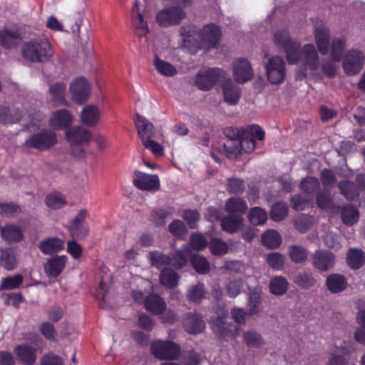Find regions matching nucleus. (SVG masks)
Here are the masks:
<instances>
[{
  "label": "nucleus",
  "instance_id": "obj_1",
  "mask_svg": "<svg viewBox=\"0 0 365 365\" xmlns=\"http://www.w3.org/2000/svg\"><path fill=\"white\" fill-rule=\"evenodd\" d=\"M134 123L144 148L150 150L155 156H162L163 147L153 140L156 135L153 124L138 113L135 114Z\"/></svg>",
  "mask_w": 365,
  "mask_h": 365
},
{
  "label": "nucleus",
  "instance_id": "obj_2",
  "mask_svg": "<svg viewBox=\"0 0 365 365\" xmlns=\"http://www.w3.org/2000/svg\"><path fill=\"white\" fill-rule=\"evenodd\" d=\"M21 53L27 61L44 63L51 58L53 51L48 41L37 39L24 43L21 47Z\"/></svg>",
  "mask_w": 365,
  "mask_h": 365
},
{
  "label": "nucleus",
  "instance_id": "obj_3",
  "mask_svg": "<svg viewBox=\"0 0 365 365\" xmlns=\"http://www.w3.org/2000/svg\"><path fill=\"white\" fill-rule=\"evenodd\" d=\"M302 54L304 68H301L296 73V78L298 80L304 79L307 75V71H310L314 80H322V76L318 72L320 62L317 51L313 44H305L300 51V55Z\"/></svg>",
  "mask_w": 365,
  "mask_h": 365
},
{
  "label": "nucleus",
  "instance_id": "obj_4",
  "mask_svg": "<svg viewBox=\"0 0 365 365\" xmlns=\"http://www.w3.org/2000/svg\"><path fill=\"white\" fill-rule=\"evenodd\" d=\"M150 352L160 360H175L181 352L180 346L169 340H155L150 344Z\"/></svg>",
  "mask_w": 365,
  "mask_h": 365
},
{
  "label": "nucleus",
  "instance_id": "obj_5",
  "mask_svg": "<svg viewBox=\"0 0 365 365\" xmlns=\"http://www.w3.org/2000/svg\"><path fill=\"white\" fill-rule=\"evenodd\" d=\"M274 41L278 47L284 49L289 63H296L299 61L300 58V44L298 41L291 39L289 33L286 30L276 32Z\"/></svg>",
  "mask_w": 365,
  "mask_h": 365
},
{
  "label": "nucleus",
  "instance_id": "obj_6",
  "mask_svg": "<svg viewBox=\"0 0 365 365\" xmlns=\"http://www.w3.org/2000/svg\"><path fill=\"white\" fill-rule=\"evenodd\" d=\"M57 143L56 133L51 130L39 131L27 138L24 145L38 150H46L53 146Z\"/></svg>",
  "mask_w": 365,
  "mask_h": 365
},
{
  "label": "nucleus",
  "instance_id": "obj_7",
  "mask_svg": "<svg viewBox=\"0 0 365 365\" xmlns=\"http://www.w3.org/2000/svg\"><path fill=\"white\" fill-rule=\"evenodd\" d=\"M266 73L271 83H282L286 75L285 63L283 58L279 56L270 58L266 64Z\"/></svg>",
  "mask_w": 365,
  "mask_h": 365
},
{
  "label": "nucleus",
  "instance_id": "obj_8",
  "mask_svg": "<svg viewBox=\"0 0 365 365\" xmlns=\"http://www.w3.org/2000/svg\"><path fill=\"white\" fill-rule=\"evenodd\" d=\"M221 76V70L218 68H206L197 72L195 84L202 91L212 88L219 81Z\"/></svg>",
  "mask_w": 365,
  "mask_h": 365
},
{
  "label": "nucleus",
  "instance_id": "obj_9",
  "mask_svg": "<svg viewBox=\"0 0 365 365\" xmlns=\"http://www.w3.org/2000/svg\"><path fill=\"white\" fill-rule=\"evenodd\" d=\"M313 267L320 272L331 269L336 262L335 255L326 250H316L311 256Z\"/></svg>",
  "mask_w": 365,
  "mask_h": 365
},
{
  "label": "nucleus",
  "instance_id": "obj_10",
  "mask_svg": "<svg viewBox=\"0 0 365 365\" xmlns=\"http://www.w3.org/2000/svg\"><path fill=\"white\" fill-rule=\"evenodd\" d=\"M69 91L72 100L78 104H82L88 99L90 86L86 78L78 77L71 81Z\"/></svg>",
  "mask_w": 365,
  "mask_h": 365
},
{
  "label": "nucleus",
  "instance_id": "obj_11",
  "mask_svg": "<svg viewBox=\"0 0 365 365\" xmlns=\"http://www.w3.org/2000/svg\"><path fill=\"white\" fill-rule=\"evenodd\" d=\"M185 16V13L181 7L170 6L160 11L156 20L160 26H169L179 24Z\"/></svg>",
  "mask_w": 365,
  "mask_h": 365
},
{
  "label": "nucleus",
  "instance_id": "obj_12",
  "mask_svg": "<svg viewBox=\"0 0 365 365\" xmlns=\"http://www.w3.org/2000/svg\"><path fill=\"white\" fill-rule=\"evenodd\" d=\"M364 56L361 51L356 49L350 50L343 62L345 73L349 76L358 73L362 68Z\"/></svg>",
  "mask_w": 365,
  "mask_h": 365
},
{
  "label": "nucleus",
  "instance_id": "obj_13",
  "mask_svg": "<svg viewBox=\"0 0 365 365\" xmlns=\"http://www.w3.org/2000/svg\"><path fill=\"white\" fill-rule=\"evenodd\" d=\"M67 262L66 255H59L48 258L44 263L43 269L49 278H56L64 269Z\"/></svg>",
  "mask_w": 365,
  "mask_h": 365
},
{
  "label": "nucleus",
  "instance_id": "obj_14",
  "mask_svg": "<svg viewBox=\"0 0 365 365\" xmlns=\"http://www.w3.org/2000/svg\"><path fill=\"white\" fill-rule=\"evenodd\" d=\"M91 138V132L82 126H72L66 131V139L71 145L86 144Z\"/></svg>",
  "mask_w": 365,
  "mask_h": 365
},
{
  "label": "nucleus",
  "instance_id": "obj_15",
  "mask_svg": "<svg viewBox=\"0 0 365 365\" xmlns=\"http://www.w3.org/2000/svg\"><path fill=\"white\" fill-rule=\"evenodd\" d=\"M140 6H143L139 0H136L135 6L132 9V24L135 34L142 38L147 35L149 31L147 22L144 20L143 14L140 12Z\"/></svg>",
  "mask_w": 365,
  "mask_h": 365
},
{
  "label": "nucleus",
  "instance_id": "obj_16",
  "mask_svg": "<svg viewBox=\"0 0 365 365\" xmlns=\"http://www.w3.org/2000/svg\"><path fill=\"white\" fill-rule=\"evenodd\" d=\"M24 115V110L16 106L0 105V123L1 124L19 123Z\"/></svg>",
  "mask_w": 365,
  "mask_h": 365
},
{
  "label": "nucleus",
  "instance_id": "obj_17",
  "mask_svg": "<svg viewBox=\"0 0 365 365\" xmlns=\"http://www.w3.org/2000/svg\"><path fill=\"white\" fill-rule=\"evenodd\" d=\"M136 178L133 180L135 185L143 190L156 191L160 187L159 178L157 175H148L135 171Z\"/></svg>",
  "mask_w": 365,
  "mask_h": 365
},
{
  "label": "nucleus",
  "instance_id": "obj_18",
  "mask_svg": "<svg viewBox=\"0 0 365 365\" xmlns=\"http://www.w3.org/2000/svg\"><path fill=\"white\" fill-rule=\"evenodd\" d=\"M220 31L215 25H207L200 33V46L207 48L215 47L220 40Z\"/></svg>",
  "mask_w": 365,
  "mask_h": 365
},
{
  "label": "nucleus",
  "instance_id": "obj_19",
  "mask_svg": "<svg viewBox=\"0 0 365 365\" xmlns=\"http://www.w3.org/2000/svg\"><path fill=\"white\" fill-rule=\"evenodd\" d=\"M234 78L237 83H244L253 78L251 65L246 59H238L233 63Z\"/></svg>",
  "mask_w": 365,
  "mask_h": 365
},
{
  "label": "nucleus",
  "instance_id": "obj_20",
  "mask_svg": "<svg viewBox=\"0 0 365 365\" xmlns=\"http://www.w3.org/2000/svg\"><path fill=\"white\" fill-rule=\"evenodd\" d=\"M182 324L185 331L192 334L202 332L205 327L202 317L196 313L185 314L182 319Z\"/></svg>",
  "mask_w": 365,
  "mask_h": 365
},
{
  "label": "nucleus",
  "instance_id": "obj_21",
  "mask_svg": "<svg viewBox=\"0 0 365 365\" xmlns=\"http://www.w3.org/2000/svg\"><path fill=\"white\" fill-rule=\"evenodd\" d=\"M227 310H222V316L217 317H212L211 325L212 329L215 333L218 334L220 337L227 338L232 335V326L231 324H228L225 322L224 317L227 316Z\"/></svg>",
  "mask_w": 365,
  "mask_h": 365
},
{
  "label": "nucleus",
  "instance_id": "obj_22",
  "mask_svg": "<svg viewBox=\"0 0 365 365\" xmlns=\"http://www.w3.org/2000/svg\"><path fill=\"white\" fill-rule=\"evenodd\" d=\"M224 101L230 106L238 103L241 91L232 80H226L222 85Z\"/></svg>",
  "mask_w": 365,
  "mask_h": 365
},
{
  "label": "nucleus",
  "instance_id": "obj_23",
  "mask_svg": "<svg viewBox=\"0 0 365 365\" xmlns=\"http://www.w3.org/2000/svg\"><path fill=\"white\" fill-rule=\"evenodd\" d=\"M336 351L329 359L327 365H345L348 361L347 356L351 351L350 343L344 341L341 344L337 345L336 342Z\"/></svg>",
  "mask_w": 365,
  "mask_h": 365
},
{
  "label": "nucleus",
  "instance_id": "obj_24",
  "mask_svg": "<svg viewBox=\"0 0 365 365\" xmlns=\"http://www.w3.org/2000/svg\"><path fill=\"white\" fill-rule=\"evenodd\" d=\"M315 42L319 53L327 55L329 48L330 34L324 26H320L314 31Z\"/></svg>",
  "mask_w": 365,
  "mask_h": 365
},
{
  "label": "nucleus",
  "instance_id": "obj_25",
  "mask_svg": "<svg viewBox=\"0 0 365 365\" xmlns=\"http://www.w3.org/2000/svg\"><path fill=\"white\" fill-rule=\"evenodd\" d=\"M326 286L331 293L337 294L345 290L347 288L348 283L344 276L333 273L327 277Z\"/></svg>",
  "mask_w": 365,
  "mask_h": 365
},
{
  "label": "nucleus",
  "instance_id": "obj_26",
  "mask_svg": "<svg viewBox=\"0 0 365 365\" xmlns=\"http://www.w3.org/2000/svg\"><path fill=\"white\" fill-rule=\"evenodd\" d=\"M14 352L17 359L24 365H32L36 360V349L31 346L19 345Z\"/></svg>",
  "mask_w": 365,
  "mask_h": 365
},
{
  "label": "nucleus",
  "instance_id": "obj_27",
  "mask_svg": "<svg viewBox=\"0 0 365 365\" xmlns=\"http://www.w3.org/2000/svg\"><path fill=\"white\" fill-rule=\"evenodd\" d=\"M100 110L95 105L86 106L80 115V118L83 124L87 126H94L97 124L100 118Z\"/></svg>",
  "mask_w": 365,
  "mask_h": 365
},
{
  "label": "nucleus",
  "instance_id": "obj_28",
  "mask_svg": "<svg viewBox=\"0 0 365 365\" xmlns=\"http://www.w3.org/2000/svg\"><path fill=\"white\" fill-rule=\"evenodd\" d=\"M66 89V86L62 82L51 86L48 91L49 99L54 106H61L66 104L65 98Z\"/></svg>",
  "mask_w": 365,
  "mask_h": 365
},
{
  "label": "nucleus",
  "instance_id": "obj_29",
  "mask_svg": "<svg viewBox=\"0 0 365 365\" xmlns=\"http://www.w3.org/2000/svg\"><path fill=\"white\" fill-rule=\"evenodd\" d=\"M340 194L348 200H354L360 195V188L352 181L344 180L338 182Z\"/></svg>",
  "mask_w": 365,
  "mask_h": 365
},
{
  "label": "nucleus",
  "instance_id": "obj_30",
  "mask_svg": "<svg viewBox=\"0 0 365 365\" xmlns=\"http://www.w3.org/2000/svg\"><path fill=\"white\" fill-rule=\"evenodd\" d=\"M145 308L155 315L162 314L166 309V304L159 295L148 296L144 299Z\"/></svg>",
  "mask_w": 365,
  "mask_h": 365
},
{
  "label": "nucleus",
  "instance_id": "obj_31",
  "mask_svg": "<svg viewBox=\"0 0 365 365\" xmlns=\"http://www.w3.org/2000/svg\"><path fill=\"white\" fill-rule=\"evenodd\" d=\"M38 247L44 255H53L64 249V242L58 237H48L41 241Z\"/></svg>",
  "mask_w": 365,
  "mask_h": 365
},
{
  "label": "nucleus",
  "instance_id": "obj_32",
  "mask_svg": "<svg viewBox=\"0 0 365 365\" xmlns=\"http://www.w3.org/2000/svg\"><path fill=\"white\" fill-rule=\"evenodd\" d=\"M72 122V115L66 110H58L53 113L50 118V125L55 129H63Z\"/></svg>",
  "mask_w": 365,
  "mask_h": 365
},
{
  "label": "nucleus",
  "instance_id": "obj_33",
  "mask_svg": "<svg viewBox=\"0 0 365 365\" xmlns=\"http://www.w3.org/2000/svg\"><path fill=\"white\" fill-rule=\"evenodd\" d=\"M294 283L302 289L308 290L315 287L317 283V279L312 272H299L294 277Z\"/></svg>",
  "mask_w": 365,
  "mask_h": 365
},
{
  "label": "nucleus",
  "instance_id": "obj_34",
  "mask_svg": "<svg viewBox=\"0 0 365 365\" xmlns=\"http://www.w3.org/2000/svg\"><path fill=\"white\" fill-rule=\"evenodd\" d=\"M317 204L319 208L323 210H330L336 213L338 212L339 207L334 205L332 197L329 190L319 192L316 197Z\"/></svg>",
  "mask_w": 365,
  "mask_h": 365
},
{
  "label": "nucleus",
  "instance_id": "obj_35",
  "mask_svg": "<svg viewBox=\"0 0 365 365\" xmlns=\"http://www.w3.org/2000/svg\"><path fill=\"white\" fill-rule=\"evenodd\" d=\"M221 226L222 230L227 232H237L243 227V219L238 215L227 216L222 219Z\"/></svg>",
  "mask_w": 365,
  "mask_h": 365
},
{
  "label": "nucleus",
  "instance_id": "obj_36",
  "mask_svg": "<svg viewBox=\"0 0 365 365\" xmlns=\"http://www.w3.org/2000/svg\"><path fill=\"white\" fill-rule=\"evenodd\" d=\"M21 39V34L16 29H5L0 31V44L6 48L14 46Z\"/></svg>",
  "mask_w": 365,
  "mask_h": 365
},
{
  "label": "nucleus",
  "instance_id": "obj_37",
  "mask_svg": "<svg viewBox=\"0 0 365 365\" xmlns=\"http://www.w3.org/2000/svg\"><path fill=\"white\" fill-rule=\"evenodd\" d=\"M261 303L262 292L258 289H253L250 291L247 301L250 316L256 315L259 313Z\"/></svg>",
  "mask_w": 365,
  "mask_h": 365
},
{
  "label": "nucleus",
  "instance_id": "obj_38",
  "mask_svg": "<svg viewBox=\"0 0 365 365\" xmlns=\"http://www.w3.org/2000/svg\"><path fill=\"white\" fill-rule=\"evenodd\" d=\"M288 286L289 283L285 277L277 276L270 280L269 291L272 294L281 296L287 292Z\"/></svg>",
  "mask_w": 365,
  "mask_h": 365
},
{
  "label": "nucleus",
  "instance_id": "obj_39",
  "mask_svg": "<svg viewBox=\"0 0 365 365\" xmlns=\"http://www.w3.org/2000/svg\"><path fill=\"white\" fill-rule=\"evenodd\" d=\"M225 210L227 212L237 213L240 216L246 212L247 205L242 198L231 197L226 202Z\"/></svg>",
  "mask_w": 365,
  "mask_h": 365
},
{
  "label": "nucleus",
  "instance_id": "obj_40",
  "mask_svg": "<svg viewBox=\"0 0 365 365\" xmlns=\"http://www.w3.org/2000/svg\"><path fill=\"white\" fill-rule=\"evenodd\" d=\"M179 276L172 269L165 268L160 275V281L162 285L171 289L178 285Z\"/></svg>",
  "mask_w": 365,
  "mask_h": 365
},
{
  "label": "nucleus",
  "instance_id": "obj_41",
  "mask_svg": "<svg viewBox=\"0 0 365 365\" xmlns=\"http://www.w3.org/2000/svg\"><path fill=\"white\" fill-rule=\"evenodd\" d=\"M289 257L296 264H302L307 261L308 253L306 248L301 245H292L288 249Z\"/></svg>",
  "mask_w": 365,
  "mask_h": 365
},
{
  "label": "nucleus",
  "instance_id": "obj_42",
  "mask_svg": "<svg viewBox=\"0 0 365 365\" xmlns=\"http://www.w3.org/2000/svg\"><path fill=\"white\" fill-rule=\"evenodd\" d=\"M341 217L344 224L346 225H352L357 222L359 212L354 206L348 205L341 208Z\"/></svg>",
  "mask_w": 365,
  "mask_h": 365
},
{
  "label": "nucleus",
  "instance_id": "obj_43",
  "mask_svg": "<svg viewBox=\"0 0 365 365\" xmlns=\"http://www.w3.org/2000/svg\"><path fill=\"white\" fill-rule=\"evenodd\" d=\"M242 336L244 342L249 347L257 348L264 343L261 334L253 329L244 331Z\"/></svg>",
  "mask_w": 365,
  "mask_h": 365
},
{
  "label": "nucleus",
  "instance_id": "obj_44",
  "mask_svg": "<svg viewBox=\"0 0 365 365\" xmlns=\"http://www.w3.org/2000/svg\"><path fill=\"white\" fill-rule=\"evenodd\" d=\"M347 262L353 269L360 268L364 263V255L361 250L350 249L347 252Z\"/></svg>",
  "mask_w": 365,
  "mask_h": 365
},
{
  "label": "nucleus",
  "instance_id": "obj_45",
  "mask_svg": "<svg viewBox=\"0 0 365 365\" xmlns=\"http://www.w3.org/2000/svg\"><path fill=\"white\" fill-rule=\"evenodd\" d=\"M2 237L9 242H19L22 239V232L19 227L14 225H7L1 228Z\"/></svg>",
  "mask_w": 365,
  "mask_h": 365
},
{
  "label": "nucleus",
  "instance_id": "obj_46",
  "mask_svg": "<svg viewBox=\"0 0 365 365\" xmlns=\"http://www.w3.org/2000/svg\"><path fill=\"white\" fill-rule=\"evenodd\" d=\"M262 244L269 248H277L282 242V237L279 233L275 230L265 232L262 236Z\"/></svg>",
  "mask_w": 365,
  "mask_h": 365
},
{
  "label": "nucleus",
  "instance_id": "obj_47",
  "mask_svg": "<svg viewBox=\"0 0 365 365\" xmlns=\"http://www.w3.org/2000/svg\"><path fill=\"white\" fill-rule=\"evenodd\" d=\"M346 48L344 38H334L331 44V56L334 61L339 62L344 54Z\"/></svg>",
  "mask_w": 365,
  "mask_h": 365
},
{
  "label": "nucleus",
  "instance_id": "obj_48",
  "mask_svg": "<svg viewBox=\"0 0 365 365\" xmlns=\"http://www.w3.org/2000/svg\"><path fill=\"white\" fill-rule=\"evenodd\" d=\"M153 63L158 71L163 76L170 77L177 73L176 68L171 63L161 60L158 56L154 58Z\"/></svg>",
  "mask_w": 365,
  "mask_h": 365
},
{
  "label": "nucleus",
  "instance_id": "obj_49",
  "mask_svg": "<svg viewBox=\"0 0 365 365\" xmlns=\"http://www.w3.org/2000/svg\"><path fill=\"white\" fill-rule=\"evenodd\" d=\"M169 232L177 239L184 240L187 235V229L184 222L180 220H174L168 225Z\"/></svg>",
  "mask_w": 365,
  "mask_h": 365
},
{
  "label": "nucleus",
  "instance_id": "obj_50",
  "mask_svg": "<svg viewBox=\"0 0 365 365\" xmlns=\"http://www.w3.org/2000/svg\"><path fill=\"white\" fill-rule=\"evenodd\" d=\"M191 263L199 274H205L210 271V264L207 259L202 255H194L191 257Z\"/></svg>",
  "mask_w": 365,
  "mask_h": 365
},
{
  "label": "nucleus",
  "instance_id": "obj_51",
  "mask_svg": "<svg viewBox=\"0 0 365 365\" xmlns=\"http://www.w3.org/2000/svg\"><path fill=\"white\" fill-rule=\"evenodd\" d=\"M23 276L16 274L12 277L3 278L1 281L0 290H10L19 288L23 282Z\"/></svg>",
  "mask_w": 365,
  "mask_h": 365
},
{
  "label": "nucleus",
  "instance_id": "obj_52",
  "mask_svg": "<svg viewBox=\"0 0 365 365\" xmlns=\"http://www.w3.org/2000/svg\"><path fill=\"white\" fill-rule=\"evenodd\" d=\"M187 299L195 303H200L205 297V290L203 284L197 283L192 286L187 294Z\"/></svg>",
  "mask_w": 365,
  "mask_h": 365
},
{
  "label": "nucleus",
  "instance_id": "obj_53",
  "mask_svg": "<svg viewBox=\"0 0 365 365\" xmlns=\"http://www.w3.org/2000/svg\"><path fill=\"white\" fill-rule=\"evenodd\" d=\"M148 259L151 265L160 268L171 262V257L158 251H153L148 253Z\"/></svg>",
  "mask_w": 365,
  "mask_h": 365
},
{
  "label": "nucleus",
  "instance_id": "obj_54",
  "mask_svg": "<svg viewBox=\"0 0 365 365\" xmlns=\"http://www.w3.org/2000/svg\"><path fill=\"white\" fill-rule=\"evenodd\" d=\"M288 214V207L285 202L275 203L271 210L270 217L272 220L278 222L284 220Z\"/></svg>",
  "mask_w": 365,
  "mask_h": 365
},
{
  "label": "nucleus",
  "instance_id": "obj_55",
  "mask_svg": "<svg viewBox=\"0 0 365 365\" xmlns=\"http://www.w3.org/2000/svg\"><path fill=\"white\" fill-rule=\"evenodd\" d=\"M67 203L64 197L58 192H51L46 196V204L52 209H60Z\"/></svg>",
  "mask_w": 365,
  "mask_h": 365
},
{
  "label": "nucleus",
  "instance_id": "obj_56",
  "mask_svg": "<svg viewBox=\"0 0 365 365\" xmlns=\"http://www.w3.org/2000/svg\"><path fill=\"white\" fill-rule=\"evenodd\" d=\"M209 248L214 255L221 256L228 252V245L220 238H213L210 240Z\"/></svg>",
  "mask_w": 365,
  "mask_h": 365
},
{
  "label": "nucleus",
  "instance_id": "obj_57",
  "mask_svg": "<svg viewBox=\"0 0 365 365\" xmlns=\"http://www.w3.org/2000/svg\"><path fill=\"white\" fill-rule=\"evenodd\" d=\"M1 261L3 267L7 270H13L16 267V259L11 250H2Z\"/></svg>",
  "mask_w": 365,
  "mask_h": 365
},
{
  "label": "nucleus",
  "instance_id": "obj_58",
  "mask_svg": "<svg viewBox=\"0 0 365 365\" xmlns=\"http://www.w3.org/2000/svg\"><path fill=\"white\" fill-rule=\"evenodd\" d=\"M250 222L254 225L264 224L267 220V212L259 207H254L249 212Z\"/></svg>",
  "mask_w": 365,
  "mask_h": 365
},
{
  "label": "nucleus",
  "instance_id": "obj_59",
  "mask_svg": "<svg viewBox=\"0 0 365 365\" xmlns=\"http://www.w3.org/2000/svg\"><path fill=\"white\" fill-rule=\"evenodd\" d=\"M171 215L169 210L156 209L150 213V220L156 226H161L165 224V219Z\"/></svg>",
  "mask_w": 365,
  "mask_h": 365
},
{
  "label": "nucleus",
  "instance_id": "obj_60",
  "mask_svg": "<svg viewBox=\"0 0 365 365\" xmlns=\"http://www.w3.org/2000/svg\"><path fill=\"white\" fill-rule=\"evenodd\" d=\"M189 255L190 249L188 247L183 250H178L173 255L170 264L178 268H181L186 264Z\"/></svg>",
  "mask_w": 365,
  "mask_h": 365
},
{
  "label": "nucleus",
  "instance_id": "obj_61",
  "mask_svg": "<svg viewBox=\"0 0 365 365\" xmlns=\"http://www.w3.org/2000/svg\"><path fill=\"white\" fill-rule=\"evenodd\" d=\"M268 264L274 270H281L284 265V257L279 252H272L267 255Z\"/></svg>",
  "mask_w": 365,
  "mask_h": 365
},
{
  "label": "nucleus",
  "instance_id": "obj_62",
  "mask_svg": "<svg viewBox=\"0 0 365 365\" xmlns=\"http://www.w3.org/2000/svg\"><path fill=\"white\" fill-rule=\"evenodd\" d=\"M224 148L227 157L230 159L237 158L241 154L239 140H228L227 142L224 144Z\"/></svg>",
  "mask_w": 365,
  "mask_h": 365
},
{
  "label": "nucleus",
  "instance_id": "obj_63",
  "mask_svg": "<svg viewBox=\"0 0 365 365\" xmlns=\"http://www.w3.org/2000/svg\"><path fill=\"white\" fill-rule=\"evenodd\" d=\"M202 357L200 354L193 351H188L183 353L180 365H199Z\"/></svg>",
  "mask_w": 365,
  "mask_h": 365
},
{
  "label": "nucleus",
  "instance_id": "obj_64",
  "mask_svg": "<svg viewBox=\"0 0 365 365\" xmlns=\"http://www.w3.org/2000/svg\"><path fill=\"white\" fill-rule=\"evenodd\" d=\"M319 187V181L315 177H307L304 178L301 184V189L307 193H312Z\"/></svg>",
  "mask_w": 365,
  "mask_h": 365
}]
</instances>
